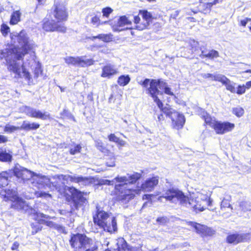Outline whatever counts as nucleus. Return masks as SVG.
<instances>
[{"mask_svg": "<svg viewBox=\"0 0 251 251\" xmlns=\"http://www.w3.org/2000/svg\"><path fill=\"white\" fill-rule=\"evenodd\" d=\"M15 38L19 43L18 46L3 50L1 51L0 54L2 57L5 58L9 71L15 74L18 77L23 76L29 80L31 78L30 75L25 69L24 63L17 61L22 59L27 53L28 51L32 49L33 44L29 40L24 31H21Z\"/></svg>", "mask_w": 251, "mask_h": 251, "instance_id": "obj_1", "label": "nucleus"}, {"mask_svg": "<svg viewBox=\"0 0 251 251\" xmlns=\"http://www.w3.org/2000/svg\"><path fill=\"white\" fill-rule=\"evenodd\" d=\"M141 174L134 173L132 175L127 174L126 176H118L112 180H102L101 184L112 185L115 181L117 183L115 185V189L117 195V199L123 203H126L135 197V194H138L139 190L134 189L132 184L140 179Z\"/></svg>", "mask_w": 251, "mask_h": 251, "instance_id": "obj_2", "label": "nucleus"}, {"mask_svg": "<svg viewBox=\"0 0 251 251\" xmlns=\"http://www.w3.org/2000/svg\"><path fill=\"white\" fill-rule=\"evenodd\" d=\"M14 176L19 179H21L23 182L25 181L33 188L46 189L48 187L50 183V179L45 176L37 175L35 173L16 164L14 169Z\"/></svg>", "mask_w": 251, "mask_h": 251, "instance_id": "obj_3", "label": "nucleus"}, {"mask_svg": "<svg viewBox=\"0 0 251 251\" xmlns=\"http://www.w3.org/2000/svg\"><path fill=\"white\" fill-rule=\"evenodd\" d=\"M61 176H67L70 175H60L55 176L53 177L54 181L51 183L55 189L61 194L65 193V192L68 190L72 193L73 196V207L72 208V210H77L81 207L84 204H86L87 202V200L85 198L81 192L78 191L74 187H68L66 185V183L70 181V178L62 179Z\"/></svg>", "mask_w": 251, "mask_h": 251, "instance_id": "obj_4", "label": "nucleus"}, {"mask_svg": "<svg viewBox=\"0 0 251 251\" xmlns=\"http://www.w3.org/2000/svg\"><path fill=\"white\" fill-rule=\"evenodd\" d=\"M161 198H165L167 201L172 203H179L183 206L193 208L196 211H202L204 210L203 207L201 206V205L197 203L195 200L189 199L182 192L178 189H169L160 197Z\"/></svg>", "mask_w": 251, "mask_h": 251, "instance_id": "obj_5", "label": "nucleus"}, {"mask_svg": "<svg viewBox=\"0 0 251 251\" xmlns=\"http://www.w3.org/2000/svg\"><path fill=\"white\" fill-rule=\"evenodd\" d=\"M70 243L74 251H97L96 242L88 238L85 235L77 233L74 234Z\"/></svg>", "mask_w": 251, "mask_h": 251, "instance_id": "obj_6", "label": "nucleus"}, {"mask_svg": "<svg viewBox=\"0 0 251 251\" xmlns=\"http://www.w3.org/2000/svg\"><path fill=\"white\" fill-rule=\"evenodd\" d=\"M158 88L160 89H164L165 93L167 95L173 96L174 94L171 91V89L167 87L166 83L160 79H151L150 83V87L148 89V91L154 101L156 103L158 107L161 109L163 108V104L158 98V96L161 95L162 92L158 90Z\"/></svg>", "mask_w": 251, "mask_h": 251, "instance_id": "obj_7", "label": "nucleus"}, {"mask_svg": "<svg viewBox=\"0 0 251 251\" xmlns=\"http://www.w3.org/2000/svg\"><path fill=\"white\" fill-rule=\"evenodd\" d=\"M4 196L12 201L11 204L12 208L28 213H32V209L25 201L17 196L15 191L8 190V192L4 194Z\"/></svg>", "mask_w": 251, "mask_h": 251, "instance_id": "obj_8", "label": "nucleus"}, {"mask_svg": "<svg viewBox=\"0 0 251 251\" xmlns=\"http://www.w3.org/2000/svg\"><path fill=\"white\" fill-rule=\"evenodd\" d=\"M160 110L166 116H168L171 119L173 128L179 129L183 127L185 120L182 114L167 106L164 107Z\"/></svg>", "mask_w": 251, "mask_h": 251, "instance_id": "obj_9", "label": "nucleus"}, {"mask_svg": "<svg viewBox=\"0 0 251 251\" xmlns=\"http://www.w3.org/2000/svg\"><path fill=\"white\" fill-rule=\"evenodd\" d=\"M152 15L147 10H140L139 15L134 17V28L142 30L146 28L151 21Z\"/></svg>", "mask_w": 251, "mask_h": 251, "instance_id": "obj_10", "label": "nucleus"}, {"mask_svg": "<svg viewBox=\"0 0 251 251\" xmlns=\"http://www.w3.org/2000/svg\"><path fill=\"white\" fill-rule=\"evenodd\" d=\"M52 14L59 23H62V22L66 21L68 13L65 4L63 2L60 3L59 0H55L54 9Z\"/></svg>", "mask_w": 251, "mask_h": 251, "instance_id": "obj_11", "label": "nucleus"}, {"mask_svg": "<svg viewBox=\"0 0 251 251\" xmlns=\"http://www.w3.org/2000/svg\"><path fill=\"white\" fill-rule=\"evenodd\" d=\"M65 62L68 65H72L79 67H86L93 64L92 59H88L85 56L71 57L68 56L64 58Z\"/></svg>", "mask_w": 251, "mask_h": 251, "instance_id": "obj_12", "label": "nucleus"}, {"mask_svg": "<svg viewBox=\"0 0 251 251\" xmlns=\"http://www.w3.org/2000/svg\"><path fill=\"white\" fill-rule=\"evenodd\" d=\"M23 112L28 117L46 120L50 119V115L48 112L27 106L23 107Z\"/></svg>", "mask_w": 251, "mask_h": 251, "instance_id": "obj_13", "label": "nucleus"}, {"mask_svg": "<svg viewBox=\"0 0 251 251\" xmlns=\"http://www.w3.org/2000/svg\"><path fill=\"white\" fill-rule=\"evenodd\" d=\"M111 217L108 213L97 207L96 214L93 217L94 222L103 230H108L104 223Z\"/></svg>", "mask_w": 251, "mask_h": 251, "instance_id": "obj_14", "label": "nucleus"}, {"mask_svg": "<svg viewBox=\"0 0 251 251\" xmlns=\"http://www.w3.org/2000/svg\"><path fill=\"white\" fill-rule=\"evenodd\" d=\"M43 28L48 32L57 31L64 33L66 28L63 23L55 22L53 20H49L44 19L43 24Z\"/></svg>", "mask_w": 251, "mask_h": 251, "instance_id": "obj_15", "label": "nucleus"}, {"mask_svg": "<svg viewBox=\"0 0 251 251\" xmlns=\"http://www.w3.org/2000/svg\"><path fill=\"white\" fill-rule=\"evenodd\" d=\"M136 181L135 182V183ZM134 182L132 184V187L134 189H137L139 190V193L138 194L135 193V194H140L141 190L145 192H150L152 191L154 187L156 186L158 183V176H154L151 178H149L147 179L141 185V189H139L137 187L134 188Z\"/></svg>", "mask_w": 251, "mask_h": 251, "instance_id": "obj_16", "label": "nucleus"}, {"mask_svg": "<svg viewBox=\"0 0 251 251\" xmlns=\"http://www.w3.org/2000/svg\"><path fill=\"white\" fill-rule=\"evenodd\" d=\"M62 179L70 178V181L71 182L77 183L81 186H84L89 185L93 182L94 179L92 177H83L77 175L70 176H61Z\"/></svg>", "mask_w": 251, "mask_h": 251, "instance_id": "obj_17", "label": "nucleus"}, {"mask_svg": "<svg viewBox=\"0 0 251 251\" xmlns=\"http://www.w3.org/2000/svg\"><path fill=\"white\" fill-rule=\"evenodd\" d=\"M250 238V233H235L228 235L226 237V241L229 244L236 245L240 242H247Z\"/></svg>", "mask_w": 251, "mask_h": 251, "instance_id": "obj_18", "label": "nucleus"}, {"mask_svg": "<svg viewBox=\"0 0 251 251\" xmlns=\"http://www.w3.org/2000/svg\"><path fill=\"white\" fill-rule=\"evenodd\" d=\"M189 225L195 229L198 234L202 236H211L214 234V230L204 225L193 222H190Z\"/></svg>", "mask_w": 251, "mask_h": 251, "instance_id": "obj_19", "label": "nucleus"}, {"mask_svg": "<svg viewBox=\"0 0 251 251\" xmlns=\"http://www.w3.org/2000/svg\"><path fill=\"white\" fill-rule=\"evenodd\" d=\"M234 124L229 122H221L217 121L213 128L217 134H223L231 131L234 127Z\"/></svg>", "mask_w": 251, "mask_h": 251, "instance_id": "obj_20", "label": "nucleus"}, {"mask_svg": "<svg viewBox=\"0 0 251 251\" xmlns=\"http://www.w3.org/2000/svg\"><path fill=\"white\" fill-rule=\"evenodd\" d=\"M12 174H14L13 170L12 172L11 171L9 172H3L0 174V194L4 196V194L8 192L9 190H7L3 188L8 184V178Z\"/></svg>", "mask_w": 251, "mask_h": 251, "instance_id": "obj_21", "label": "nucleus"}, {"mask_svg": "<svg viewBox=\"0 0 251 251\" xmlns=\"http://www.w3.org/2000/svg\"><path fill=\"white\" fill-rule=\"evenodd\" d=\"M112 25L113 30L115 31H121L125 29L124 26L125 25H131V22L129 20L126 16H123L120 17L117 23Z\"/></svg>", "mask_w": 251, "mask_h": 251, "instance_id": "obj_22", "label": "nucleus"}, {"mask_svg": "<svg viewBox=\"0 0 251 251\" xmlns=\"http://www.w3.org/2000/svg\"><path fill=\"white\" fill-rule=\"evenodd\" d=\"M50 217L48 215L44 214L42 213H37L34 218L35 220L38 221L39 223L46 225L47 226L52 227L55 226V224L49 221H47V219H50Z\"/></svg>", "mask_w": 251, "mask_h": 251, "instance_id": "obj_23", "label": "nucleus"}, {"mask_svg": "<svg viewBox=\"0 0 251 251\" xmlns=\"http://www.w3.org/2000/svg\"><path fill=\"white\" fill-rule=\"evenodd\" d=\"M117 72V69L115 66L110 64H107L103 67L101 76L109 78L111 76L116 74Z\"/></svg>", "mask_w": 251, "mask_h": 251, "instance_id": "obj_24", "label": "nucleus"}, {"mask_svg": "<svg viewBox=\"0 0 251 251\" xmlns=\"http://www.w3.org/2000/svg\"><path fill=\"white\" fill-rule=\"evenodd\" d=\"M105 225L108 228V230H104L110 233H114L117 231L118 227L117 224V220L115 217H111L105 222Z\"/></svg>", "mask_w": 251, "mask_h": 251, "instance_id": "obj_25", "label": "nucleus"}, {"mask_svg": "<svg viewBox=\"0 0 251 251\" xmlns=\"http://www.w3.org/2000/svg\"><path fill=\"white\" fill-rule=\"evenodd\" d=\"M11 152L4 148H0V161L10 162L12 159Z\"/></svg>", "mask_w": 251, "mask_h": 251, "instance_id": "obj_26", "label": "nucleus"}, {"mask_svg": "<svg viewBox=\"0 0 251 251\" xmlns=\"http://www.w3.org/2000/svg\"><path fill=\"white\" fill-rule=\"evenodd\" d=\"M201 115L202 119L204 120L205 123L213 128L217 122L215 119L212 118L206 112L202 109H201Z\"/></svg>", "mask_w": 251, "mask_h": 251, "instance_id": "obj_27", "label": "nucleus"}, {"mask_svg": "<svg viewBox=\"0 0 251 251\" xmlns=\"http://www.w3.org/2000/svg\"><path fill=\"white\" fill-rule=\"evenodd\" d=\"M40 125L36 123H30L28 121H25L23 122L22 125L20 127V129L25 130H36L39 128Z\"/></svg>", "mask_w": 251, "mask_h": 251, "instance_id": "obj_28", "label": "nucleus"}, {"mask_svg": "<svg viewBox=\"0 0 251 251\" xmlns=\"http://www.w3.org/2000/svg\"><path fill=\"white\" fill-rule=\"evenodd\" d=\"M117 249H114L113 251H127L128 246L126 241L123 238H120L117 240Z\"/></svg>", "mask_w": 251, "mask_h": 251, "instance_id": "obj_29", "label": "nucleus"}, {"mask_svg": "<svg viewBox=\"0 0 251 251\" xmlns=\"http://www.w3.org/2000/svg\"><path fill=\"white\" fill-rule=\"evenodd\" d=\"M21 16V13L19 10L14 11L11 15L10 21L11 25H16L20 21V18Z\"/></svg>", "mask_w": 251, "mask_h": 251, "instance_id": "obj_30", "label": "nucleus"}, {"mask_svg": "<svg viewBox=\"0 0 251 251\" xmlns=\"http://www.w3.org/2000/svg\"><path fill=\"white\" fill-rule=\"evenodd\" d=\"M189 46L190 50H191V53H197L199 52L200 48L199 46V42L194 40H191L189 42Z\"/></svg>", "mask_w": 251, "mask_h": 251, "instance_id": "obj_31", "label": "nucleus"}, {"mask_svg": "<svg viewBox=\"0 0 251 251\" xmlns=\"http://www.w3.org/2000/svg\"><path fill=\"white\" fill-rule=\"evenodd\" d=\"M113 35L111 34H100L97 36H93L94 39H99L104 42H109L112 40Z\"/></svg>", "mask_w": 251, "mask_h": 251, "instance_id": "obj_32", "label": "nucleus"}, {"mask_svg": "<svg viewBox=\"0 0 251 251\" xmlns=\"http://www.w3.org/2000/svg\"><path fill=\"white\" fill-rule=\"evenodd\" d=\"M199 11L204 14L209 13L211 9V4L209 2L200 4Z\"/></svg>", "mask_w": 251, "mask_h": 251, "instance_id": "obj_33", "label": "nucleus"}, {"mask_svg": "<svg viewBox=\"0 0 251 251\" xmlns=\"http://www.w3.org/2000/svg\"><path fill=\"white\" fill-rule=\"evenodd\" d=\"M108 138L110 141L115 142L121 146H124L126 145V142L125 141L120 139L114 134H110Z\"/></svg>", "mask_w": 251, "mask_h": 251, "instance_id": "obj_34", "label": "nucleus"}, {"mask_svg": "<svg viewBox=\"0 0 251 251\" xmlns=\"http://www.w3.org/2000/svg\"><path fill=\"white\" fill-rule=\"evenodd\" d=\"M230 197L228 196L226 198H225L223 199L222 201L221 202V210L223 211L226 208H229L230 209V211H232V207L231 206L230 204Z\"/></svg>", "mask_w": 251, "mask_h": 251, "instance_id": "obj_35", "label": "nucleus"}, {"mask_svg": "<svg viewBox=\"0 0 251 251\" xmlns=\"http://www.w3.org/2000/svg\"><path fill=\"white\" fill-rule=\"evenodd\" d=\"M223 85H225L226 89L231 93H235L236 92L235 88V83L231 81L228 78L226 79Z\"/></svg>", "mask_w": 251, "mask_h": 251, "instance_id": "obj_36", "label": "nucleus"}, {"mask_svg": "<svg viewBox=\"0 0 251 251\" xmlns=\"http://www.w3.org/2000/svg\"><path fill=\"white\" fill-rule=\"evenodd\" d=\"M130 78L128 75L120 76L118 79V83L122 86L126 85L130 81Z\"/></svg>", "mask_w": 251, "mask_h": 251, "instance_id": "obj_37", "label": "nucleus"}, {"mask_svg": "<svg viewBox=\"0 0 251 251\" xmlns=\"http://www.w3.org/2000/svg\"><path fill=\"white\" fill-rule=\"evenodd\" d=\"M240 207L244 211H251V202L249 201H242L240 203Z\"/></svg>", "mask_w": 251, "mask_h": 251, "instance_id": "obj_38", "label": "nucleus"}, {"mask_svg": "<svg viewBox=\"0 0 251 251\" xmlns=\"http://www.w3.org/2000/svg\"><path fill=\"white\" fill-rule=\"evenodd\" d=\"M227 78L223 75L215 73L214 74L213 78L212 80L221 82L223 84Z\"/></svg>", "mask_w": 251, "mask_h": 251, "instance_id": "obj_39", "label": "nucleus"}, {"mask_svg": "<svg viewBox=\"0 0 251 251\" xmlns=\"http://www.w3.org/2000/svg\"><path fill=\"white\" fill-rule=\"evenodd\" d=\"M19 129H20V127L12 126L10 124H6L4 128V131L8 133H12Z\"/></svg>", "mask_w": 251, "mask_h": 251, "instance_id": "obj_40", "label": "nucleus"}, {"mask_svg": "<svg viewBox=\"0 0 251 251\" xmlns=\"http://www.w3.org/2000/svg\"><path fill=\"white\" fill-rule=\"evenodd\" d=\"M37 223H32L31 225L32 227V234H35L39 231L41 230L42 228V226H41L42 224L39 223L38 221Z\"/></svg>", "mask_w": 251, "mask_h": 251, "instance_id": "obj_41", "label": "nucleus"}, {"mask_svg": "<svg viewBox=\"0 0 251 251\" xmlns=\"http://www.w3.org/2000/svg\"><path fill=\"white\" fill-rule=\"evenodd\" d=\"M205 57L208 58L209 59H213L214 58H217L219 57V52L215 50H211L207 52V54L206 55H204Z\"/></svg>", "mask_w": 251, "mask_h": 251, "instance_id": "obj_42", "label": "nucleus"}, {"mask_svg": "<svg viewBox=\"0 0 251 251\" xmlns=\"http://www.w3.org/2000/svg\"><path fill=\"white\" fill-rule=\"evenodd\" d=\"M232 113L238 117L242 116L244 113V110L240 107L233 108Z\"/></svg>", "mask_w": 251, "mask_h": 251, "instance_id": "obj_43", "label": "nucleus"}, {"mask_svg": "<svg viewBox=\"0 0 251 251\" xmlns=\"http://www.w3.org/2000/svg\"><path fill=\"white\" fill-rule=\"evenodd\" d=\"M81 148H82L80 145H76L75 147L70 148V153L72 155H75L77 153L80 152Z\"/></svg>", "mask_w": 251, "mask_h": 251, "instance_id": "obj_44", "label": "nucleus"}, {"mask_svg": "<svg viewBox=\"0 0 251 251\" xmlns=\"http://www.w3.org/2000/svg\"><path fill=\"white\" fill-rule=\"evenodd\" d=\"M95 146L101 152H104L105 150V148L102 142L100 140L95 141Z\"/></svg>", "mask_w": 251, "mask_h": 251, "instance_id": "obj_45", "label": "nucleus"}, {"mask_svg": "<svg viewBox=\"0 0 251 251\" xmlns=\"http://www.w3.org/2000/svg\"><path fill=\"white\" fill-rule=\"evenodd\" d=\"M91 23L94 25H96L97 26H98L99 25L105 24L107 22H104L103 23H101L100 18L97 16L93 17L91 19Z\"/></svg>", "mask_w": 251, "mask_h": 251, "instance_id": "obj_46", "label": "nucleus"}, {"mask_svg": "<svg viewBox=\"0 0 251 251\" xmlns=\"http://www.w3.org/2000/svg\"><path fill=\"white\" fill-rule=\"evenodd\" d=\"M0 31L3 35L6 36L10 31L9 27L5 24H2L1 25Z\"/></svg>", "mask_w": 251, "mask_h": 251, "instance_id": "obj_47", "label": "nucleus"}, {"mask_svg": "<svg viewBox=\"0 0 251 251\" xmlns=\"http://www.w3.org/2000/svg\"><path fill=\"white\" fill-rule=\"evenodd\" d=\"M151 80H150L148 78H146L144 81H141L139 82V84L141 85L143 87L146 88L148 89L149 87H148L149 84H150L151 81ZM147 93L150 94L149 93L148 89H147Z\"/></svg>", "mask_w": 251, "mask_h": 251, "instance_id": "obj_48", "label": "nucleus"}, {"mask_svg": "<svg viewBox=\"0 0 251 251\" xmlns=\"http://www.w3.org/2000/svg\"><path fill=\"white\" fill-rule=\"evenodd\" d=\"M112 9L110 7H106L102 9V12L103 16L108 17L110 13L112 12Z\"/></svg>", "mask_w": 251, "mask_h": 251, "instance_id": "obj_49", "label": "nucleus"}, {"mask_svg": "<svg viewBox=\"0 0 251 251\" xmlns=\"http://www.w3.org/2000/svg\"><path fill=\"white\" fill-rule=\"evenodd\" d=\"M246 91V87L245 85H239L237 88V90L235 93L239 95H242L245 93Z\"/></svg>", "mask_w": 251, "mask_h": 251, "instance_id": "obj_50", "label": "nucleus"}, {"mask_svg": "<svg viewBox=\"0 0 251 251\" xmlns=\"http://www.w3.org/2000/svg\"><path fill=\"white\" fill-rule=\"evenodd\" d=\"M156 222L161 225H164L168 222V219L165 217H159L157 219Z\"/></svg>", "mask_w": 251, "mask_h": 251, "instance_id": "obj_51", "label": "nucleus"}, {"mask_svg": "<svg viewBox=\"0 0 251 251\" xmlns=\"http://www.w3.org/2000/svg\"><path fill=\"white\" fill-rule=\"evenodd\" d=\"M200 50L201 51V53L199 55L202 58H205V56L204 55L205 54L206 55V54H207V52H208V51L204 49L203 47H201L200 48Z\"/></svg>", "mask_w": 251, "mask_h": 251, "instance_id": "obj_52", "label": "nucleus"}, {"mask_svg": "<svg viewBox=\"0 0 251 251\" xmlns=\"http://www.w3.org/2000/svg\"><path fill=\"white\" fill-rule=\"evenodd\" d=\"M8 141L7 137L2 135H0V143H4Z\"/></svg>", "mask_w": 251, "mask_h": 251, "instance_id": "obj_53", "label": "nucleus"}, {"mask_svg": "<svg viewBox=\"0 0 251 251\" xmlns=\"http://www.w3.org/2000/svg\"><path fill=\"white\" fill-rule=\"evenodd\" d=\"M127 251H142L141 247H129Z\"/></svg>", "mask_w": 251, "mask_h": 251, "instance_id": "obj_54", "label": "nucleus"}, {"mask_svg": "<svg viewBox=\"0 0 251 251\" xmlns=\"http://www.w3.org/2000/svg\"><path fill=\"white\" fill-rule=\"evenodd\" d=\"M249 21H251V19L246 18L245 20L241 21V25L245 26Z\"/></svg>", "mask_w": 251, "mask_h": 251, "instance_id": "obj_55", "label": "nucleus"}, {"mask_svg": "<svg viewBox=\"0 0 251 251\" xmlns=\"http://www.w3.org/2000/svg\"><path fill=\"white\" fill-rule=\"evenodd\" d=\"M213 75H214V74H211L207 73V74H204L203 75V77L205 78H210L212 80V78H213Z\"/></svg>", "mask_w": 251, "mask_h": 251, "instance_id": "obj_56", "label": "nucleus"}, {"mask_svg": "<svg viewBox=\"0 0 251 251\" xmlns=\"http://www.w3.org/2000/svg\"><path fill=\"white\" fill-rule=\"evenodd\" d=\"M41 73V70L40 68H36L34 71V74L36 77L39 75V74Z\"/></svg>", "mask_w": 251, "mask_h": 251, "instance_id": "obj_57", "label": "nucleus"}, {"mask_svg": "<svg viewBox=\"0 0 251 251\" xmlns=\"http://www.w3.org/2000/svg\"><path fill=\"white\" fill-rule=\"evenodd\" d=\"M222 0H214L212 2L209 3L211 4V6L212 7L214 5L222 2Z\"/></svg>", "mask_w": 251, "mask_h": 251, "instance_id": "obj_58", "label": "nucleus"}, {"mask_svg": "<svg viewBox=\"0 0 251 251\" xmlns=\"http://www.w3.org/2000/svg\"><path fill=\"white\" fill-rule=\"evenodd\" d=\"M158 120L161 122L162 121L164 120V116L162 113L159 114L157 116Z\"/></svg>", "mask_w": 251, "mask_h": 251, "instance_id": "obj_59", "label": "nucleus"}, {"mask_svg": "<svg viewBox=\"0 0 251 251\" xmlns=\"http://www.w3.org/2000/svg\"><path fill=\"white\" fill-rule=\"evenodd\" d=\"M18 247H19V243H18L17 242H15L13 244V245L11 247V249L12 250H16L18 249Z\"/></svg>", "mask_w": 251, "mask_h": 251, "instance_id": "obj_60", "label": "nucleus"}, {"mask_svg": "<svg viewBox=\"0 0 251 251\" xmlns=\"http://www.w3.org/2000/svg\"><path fill=\"white\" fill-rule=\"evenodd\" d=\"M47 196H49L50 197V195H49V194L48 193H42V192H40L38 194V195L37 196H39V197H46Z\"/></svg>", "mask_w": 251, "mask_h": 251, "instance_id": "obj_61", "label": "nucleus"}, {"mask_svg": "<svg viewBox=\"0 0 251 251\" xmlns=\"http://www.w3.org/2000/svg\"><path fill=\"white\" fill-rule=\"evenodd\" d=\"M246 88L249 89L251 87V81L246 82L245 85Z\"/></svg>", "mask_w": 251, "mask_h": 251, "instance_id": "obj_62", "label": "nucleus"}, {"mask_svg": "<svg viewBox=\"0 0 251 251\" xmlns=\"http://www.w3.org/2000/svg\"><path fill=\"white\" fill-rule=\"evenodd\" d=\"M109 241H107V240H105L104 241L103 244H102V246H107L109 244Z\"/></svg>", "mask_w": 251, "mask_h": 251, "instance_id": "obj_63", "label": "nucleus"}, {"mask_svg": "<svg viewBox=\"0 0 251 251\" xmlns=\"http://www.w3.org/2000/svg\"><path fill=\"white\" fill-rule=\"evenodd\" d=\"M212 200H211L210 199H209L208 200V205L210 206L212 204Z\"/></svg>", "mask_w": 251, "mask_h": 251, "instance_id": "obj_64", "label": "nucleus"}]
</instances>
